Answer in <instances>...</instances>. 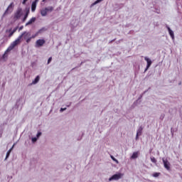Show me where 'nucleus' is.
<instances>
[{"label": "nucleus", "instance_id": "6ab92c4d", "mask_svg": "<svg viewBox=\"0 0 182 182\" xmlns=\"http://www.w3.org/2000/svg\"><path fill=\"white\" fill-rule=\"evenodd\" d=\"M160 176V173L156 172L153 173V177H159Z\"/></svg>", "mask_w": 182, "mask_h": 182}, {"label": "nucleus", "instance_id": "c756f323", "mask_svg": "<svg viewBox=\"0 0 182 182\" xmlns=\"http://www.w3.org/2000/svg\"><path fill=\"white\" fill-rule=\"evenodd\" d=\"M27 1L28 0H23V2H22L23 5H25V4H26Z\"/></svg>", "mask_w": 182, "mask_h": 182}, {"label": "nucleus", "instance_id": "20e7f679", "mask_svg": "<svg viewBox=\"0 0 182 182\" xmlns=\"http://www.w3.org/2000/svg\"><path fill=\"white\" fill-rule=\"evenodd\" d=\"M16 31H18V26L14 28L13 30L12 28L6 30V33H9V38H12V36H14V33H15Z\"/></svg>", "mask_w": 182, "mask_h": 182}, {"label": "nucleus", "instance_id": "0eeeda50", "mask_svg": "<svg viewBox=\"0 0 182 182\" xmlns=\"http://www.w3.org/2000/svg\"><path fill=\"white\" fill-rule=\"evenodd\" d=\"M144 60H146V62H147V65H146V68L145 69V72H147V70H149V68L151 66V63H153L151 62V60H150V58L145 57L144 58Z\"/></svg>", "mask_w": 182, "mask_h": 182}, {"label": "nucleus", "instance_id": "bb28decb", "mask_svg": "<svg viewBox=\"0 0 182 182\" xmlns=\"http://www.w3.org/2000/svg\"><path fill=\"white\" fill-rule=\"evenodd\" d=\"M23 29V26H21V27H19L18 28V32H20V31H22Z\"/></svg>", "mask_w": 182, "mask_h": 182}, {"label": "nucleus", "instance_id": "a211bd4d", "mask_svg": "<svg viewBox=\"0 0 182 182\" xmlns=\"http://www.w3.org/2000/svg\"><path fill=\"white\" fill-rule=\"evenodd\" d=\"M47 11V12H52V11H53V6H48L45 8Z\"/></svg>", "mask_w": 182, "mask_h": 182}, {"label": "nucleus", "instance_id": "f8f14e48", "mask_svg": "<svg viewBox=\"0 0 182 182\" xmlns=\"http://www.w3.org/2000/svg\"><path fill=\"white\" fill-rule=\"evenodd\" d=\"M14 147H15V144H14L12 147L7 151L6 155V159H8V157H9V156L11 154V151H12V150H14Z\"/></svg>", "mask_w": 182, "mask_h": 182}, {"label": "nucleus", "instance_id": "4be33fe9", "mask_svg": "<svg viewBox=\"0 0 182 182\" xmlns=\"http://www.w3.org/2000/svg\"><path fill=\"white\" fill-rule=\"evenodd\" d=\"M31 40H32V37H28V38L26 39V41L27 43H29V42H31Z\"/></svg>", "mask_w": 182, "mask_h": 182}, {"label": "nucleus", "instance_id": "ddd939ff", "mask_svg": "<svg viewBox=\"0 0 182 182\" xmlns=\"http://www.w3.org/2000/svg\"><path fill=\"white\" fill-rule=\"evenodd\" d=\"M36 18H35V17H33L32 18H31L26 23V26H28V25H32V23H33V22L36 21Z\"/></svg>", "mask_w": 182, "mask_h": 182}, {"label": "nucleus", "instance_id": "1a4fd4ad", "mask_svg": "<svg viewBox=\"0 0 182 182\" xmlns=\"http://www.w3.org/2000/svg\"><path fill=\"white\" fill-rule=\"evenodd\" d=\"M28 16H29V9L26 10V14L22 19V22H25L26 19H28Z\"/></svg>", "mask_w": 182, "mask_h": 182}, {"label": "nucleus", "instance_id": "9d476101", "mask_svg": "<svg viewBox=\"0 0 182 182\" xmlns=\"http://www.w3.org/2000/svg\"><path fill=\"white\" fill-rule=\"evenodd\" d=\"M143 132V127H140L136 132V139H139V136H141V133Z\"/></svg>", "mask_w": 182, "mask_h": 182}, {"label": "nucleus", "instance_id": "2f4dec72", "mask_svg": "<svg viewBox=\"0 0 182 182\" xmlns=\"http://www.w3.org/2000/svg\"><path fill=\"white\" fill-rule=\"evenodd\" d=\"M38 1L39 0H35L34 1H33V3H36V4H38Z\"/></svg>", "mask_w": 182, "mask_h": 182}, {"label": "nucleus", "instance_id": "aec40b11", "mask_svg": "<svg viewBox=\"0 0 182 182\" xmlns=\"http://www.w3.org/2000/svg\"><path fill=\"white\" fill-rule=\"evenodd\" d=\"M102 1H103V0H97V1H95L92 4V5H97V4H99V3L102 2Z\"/></svg>", "mask_w": 182, "mask_h": 182}, {"label": "nucleus", "instance_id": "6e6552de", "mask_svg": "<svg viewBox=\"0 0 182 182\" xmlns=\"http://www.w3.org/2000/svg\"><path fill=\"white\" fill-rule=\"evenodd\" d=\"M162 161L164 163V167L168 170L170 171V162L167 159H162Z\"/></svg>", "mask_w": 182, "mask_h": 182}, {"label": "nucleus", "instance_id": "f3484780", "mask_svg": "<svg viewBox=\"0 0 182 182\" xmlns=\"http://www.w3.org/2000/svg\"><path fill=\"white\" fill-rule=\"evenodd\" d=\"M31 11H32V12H35V11H36V3H32V4H31Z\"/></svg>", "mask_w": 182, "mask_h": 182}, {"label": "nucleus", "instance_id": "7c9ffc66", "mask_svg": "<svg viewBox=\"0 0 182 182\" xmlns=\"http://www.w3.org/2000/svg\"><path fill=\"white\" fill-rule=\"evenodd\" d=\"M43 31H46V29H45V28H43L40 29L39 32H42Z\"/></svg>", "mask_w": 182, "mask_h": 182}, {"label": "nucleus", "instance_id": "2eb2a0df", "mask_svg": "<svg viewBox=\"0 0 182 182\" xmlns=\"http://www.w3.org/2000/svg\"><path fill=\"white\" fill-rule=\"evenodd\" d=\"M40 79H41V77H39V75H37L36 77L34 79V80H33L32 85H36V83L39 82Z\"/></svg>", "mask_w": 182, "mask_h": 182}, {"label": "nucleus", "instance_id": "423d86ee", "mask_svg": "<svg viewBox=\"0 0 182 182\" xmlns=\"http://www.w3.org/2000/svg\"><path fill=\"white\" fill-rule=\"evenodd\" d=\"M46 41H45L44 39H38L36 42V48H41L43 45H45Z\"/></svg>", "mask_w": 182, "mask_h": 182}, {"label": "nucleus", "instance_id": "f257e3e1", "mask_svg": "<svg viewBox=\"0 0 182 182\" xmlns=\"http://www.w3.org/2000/svg\"><path fill=\"white\" fill-rule=\"evenodd\" d=\"M31 34L26 31H24L21 33V36H19L17 39H16L14 41H13L10 46L8 47V48L6 50V51L4 52V54L3 55V57L5 58V56H6V55H8V53H9V52H11V50H14V49H15V48L17 46V45H19V43H21V41L22 40V38H24V39H28V38H30Z\"/></svg>", "mask_w": 182, "mask_h": 182}, {"label": "nucleus", "instance_id": "412c9836", "mask_svg": "<svg viewBox=\"0 0 182 182\" xmlns=\"http://www.w3.org/2000/svg\"><path fill=\"white\" fill-rule=\"evenodd\" d=\"M151 161H152V163H157V160L154 157L151 158Z\"/></svg>", "mask_w": 182, "mask_h": 182}, {"label": "nucleus", "instance_id": "cd10ccee", "mask_svg": "<svg viewBox=\"0 0 182 182\" xmlns=\"http://www.w3.org/2000/svg\"><path fill=\"white\" fill-rule=\"evenodd\" d=\"M111 159H112L114 160V161H117V160L113 156H111Z\"/></svg>", "mask_w": 182, "mask_h": 182}, {"label": "nucleus", "instance_id": "4468645a", "mask_svg": "<svg viewBox=\"0 0 182 182\" xmlns=\"http://www.w3.org/2000/svg\"><path fill=\"white\" fill-rule=\"evenodd\" d=\"M41 15L42 16H46V15H48V11L46 9H43L41 10Z\"/></svg>", "mask_w": 182, "mask_h": 182}, {"label": "nucleus", "instance_id": "7ed1b4c3", "mask_svg": "<svg viewBox=\"0 0 182 182\" xmlns=\"http://www.w3.org/2000/svg\"><path fill=\"white\" fill-rule=\"evenodd\" d=\"M124 176V174L122 173L114 174L112 177L109 178V181H113V180H120V178H122V177H123Z\"/></svg>", "mask_w": 182, "mask_h": 182}, {"label": "nucleus", "instance_id": "393cba45", "mask_svg": "<svg viewBox=\"0 0 182 182\" xmlns=\"http://www.w3.org/2000/svg\"><path fill=\"white\" fill-rule=\"evenodd\" d=\"M50 62H52V57H50L48 60V65H49V63H50Z\"/></svg>", "mask_w": 182, "mask_h": 182}, {"label": "nucleus", "instance_id": "5701e85b", "mask_svg": "<svg viewBox=\"0 0 182 182\" xmlns=\"http://www.w3.org/2000/svg\"><path fill=\"white\" fill-rule=\"evenodd\" d=\"M41 136H42V132H38L36 135L37 139H38V137H41Z\"/></svg>", "mask_w": 182, "mask_h": 182}, {"label": "nucleus", "instance_id": "9b49d317", "mask_svg": "<svg viewBox=\"0 0 182 182\" xmlns=\"http://www.w3.org/2000/svg\"><path fill=\"white\" fill-rule=\"evenodd\" d=\"M166 28L168 31L169 35L171 36V38L172 39H174V32H173V31L171 30V28H170V27H168V26H166Z\"/></svg>", "mask_w": 182, "mask_h": 182}, {"label": "nucleus", "instance_id": "c85d7f7f", "mask_svg": "<svg viewBox=\"0 0 182 182\" xmlns=\"http://www.w3.org/2000/svg\"><path fill=\"white\" fill-rule=\"evenodd\" d=\"M65 110H66V108H61L60 112H65Z\"/></svg>", "mask_w": 182, "mask_h": 182}, {"label": "nucleus", "instance_id": "39448f33", "mask_svg": "<svg viewBox=\"0 0 182 182\" xmlns=\"http://www.w3.org/2000/svg\"><path fill=\"white\" fill-rule=\"evenodd\" d=\"M13 10H14V2H12L11 4H9L8 8L5 11L4 15H7V14H11V12H12Z\"/></svg>", "mask_w": 182, "mask_h": 182}, {"label": "nucleus", "instance_id": "a878e982", "mask_svg": "<svg viewBox=\"0 0 182 182\" xmlns=\"http://www.w3.org/2000/svg\"><path fill=\"white\" fill-rule=\"evenodd\" d=\"M38 33H36L35 35L32 36L31 39L36 38L38 36Z\"/></svg>", "mask_w": 182, "mask_h": 182}, {"label": "nucleus", "instance_id": "b1692460", "mask_svg": "<svg viewBox=\"0 0 182 182\" xmlns=\"http://www.w3.org/2000/svg\"><path fill=\"white\" fill-rule=\"evenodd\" d=\"M37 140H38V138H36V137L32 138V142L33 143H35V141H37Z\"/></svg>", "mask_w": 182, "mask_h": 182}, {"label": "nucleus", "instance_id": "f03ea898", "mask_svg": "<svg viewBox=\"0 0 182 182\" xmlns=\"http://www.w3.org/2000/svg\"><path fill=\"white\" fill-rule=\"evenodd\" d=\"M23 16V10L22 9V8L18 7L16 12L14 13L13 19L14 21H19L20 18H22V16Z\"/></svg>", "mask_w": 182, "mask_h": 182}, {"label": "nucleus", "instance_id": "dca6fc26", "mask_svg": "<svg viewBox=\"0 0 182 182\" xmlns=\"http://www.w3.org/2000/svg\"><path fill=\"white\" fill-rule=\"evenodd\" d=\"M139 157V151L134 152L131 156V159H137Z\"/></svg>", "mask_w": 182, "mask_h": 182}]
</instances>
